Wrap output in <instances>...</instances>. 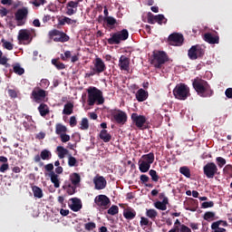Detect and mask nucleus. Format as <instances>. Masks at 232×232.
<instances>
[{"label": "nucleus", "mask_w": 232, "mask_h": 232, "mask_svg": "<svg viewBox=\"0 0 232 232\" xmlns=\"http://www.w3.org/2000/svg\"><path fill=\"white\" fill-rule=\"evenodd\" d=\"M192 86L199 97H211L213 90L211 86L202 78H196L192 82Z\"/></svg>", "instance_id": "obj_1"}, {"label": "nucleus", "mask_w": 232, "mask_h": 232, "mask_svg": "<svg viewBox=\"0 0 232 232\" xmlns=\"http://www.w3.org/2000/svg\"><path fill=\"white\" fill-rule=\"evenodd\" d=\"M88 93V104L89 106H93V104H104V97H102V92L96 87H90L87 90Z\"/></svg>", "instance_id": "obj_2"}, {"label": "nucleus", "mask_w": 232, "mask_h": 232, "mask_svg": "<svg viewBox=\"0 0 232 232\" xmlns=\"http://www.w3.org/2000/svg\"><path fill=\"white\" fill-rule=\"evenodd\" d=\"M153 162H155V154H153V152L142 155L138 161V166L140 173H148Z\"/></svg>", "instance_id": "obj_3"}, {"label": "nucleus", "mask_w": 232, "mask_h": 232, "mask_svg": "<svg viewBox=\"0 0 232 232\" xmlns=\"http://www.w3.org/2000/svg\"><path fill=\"white\" fill-rule=\"evenodd\" d=\"M35 29L29 28V29H21L18 32V41L22 44H30L34 37H35Z\"/></svg>", "instance_id": "obj_4"}, {"label": "nucleus", "mask_w": 232, "mask_h": 232, "mask_svg": "<svg viewBox=\"0 0 232 232\" xmlns=\"http://www.w3.org/2000/svg\"><path fill=\"white\" fill-rule=\"evenodd\" d=\"M173 95L175 99H178L179 101H186V99L191 95L189 87L185 83H179L173 90Z\"/></svg>", "instance_id": "obj_5"}, {"label": "nucleus", "mask_w": 232, "mask_h": 232, "mask_svg": "<svg viewBox=\"0 0 232 232\" xmlns=\"http://www.w3.org/2000/svg\"><path fill=\"white\" fill-rule=\"evenodd\" d=\"M130 37V33L126 29L112 34L111 37L107 40L109 44H121V41H126Z\"/></svg>", "instance_id": "obj_6"}, {"label": "nucleus", "mask_w": 232, "mask_h": 232, "mask_svg": "<svg viewBox=\"0 0 232 232\" xmlns=\"http://www.w3.org/2000/svg\"><path fill=\"white\" fill-rule=\"evenodd\" d=\"M130 119L139 130H146L148 128V118L146 116L134 112L131 114Z\"/></svg>", "instance_id": "obj_7"}, {"label": "nucleus", "mask_w": 232, "mask_h": 232, "mask_svg": "<svg viewBox=\"0 0 232 232\" xmlns=\"http://www.w3.org/2000/svg\"><path fill=\"white\" fill-rule=\"evenodd\" d=\"M94 208L104 210L110 208V198L106 195H98L94 198Z\"/></svg>", "instance_id": "obj_8"}, {"label": "nucleus", "mask_w": 232, "mask_h": 232, "mask_svg": "<svg viewBox=\"0 0 232 232\" xmlns=\"http://www.w3.org/2000/svg\"><path fill=\"white\" fill-rule=\"evenodd\" d=\"M102 72H106V63L100 57H96L93 61V67L92 68L91 73L87 74L88 77L91 75H97L99 73H102Z\"/></svg>", "instance_id": "obj_9"}, {"label": "nucleus", "mask_w": 232, "mask_h": 232, "mask_svg": "<svg viewBox=\"0 0 232 232\" xmlns=\"http://www.w3.org/2000/svg\"><path fill=\"white\" fill-rule=\"evenodd\" d=\"M50 39H53L54 43H66L70 40V36L59 30H52L49 32Z\"/></svg>", "instance_id": "obj_10"}, {"label": "nucleus", "mask_w": 232, "mask_h": 232, "mask_svg": "<svg viewBox=\"0 0 232 232\" xmlns=\"http://www.w3.org/2000/svg\"><path fill=\"white\" fill-rule=\"evenodd\" d=\"M168 54L163 51L154 52V66L155 68H161L162 64L168 63Z\"/></svg>", "instance_id": "obj_11"}, {"label": "nucleus", "mask_w": 232, "mask_h": 232, "mask_svg": "<svg viewBox=\"0 0 232 232\" xmlns=\"http://www.w3.org/2000/svg\"><path fill=\"white\" fill-rule=\"evenodd\" d=\"M207 179H213L218 173V167L214 162L207 163L203 168Z\"/></svg>", "instance_id": "obj_12"}, {"label": "nucleus", "mask_w": 232, "mask_h": 232, "mask_svg": "<svg viewBox=\"0 0 232 232\" xmlns=\"http://www.w3.org/2000/svg\"><path fill=\"white\" fill-rule=\"evenodd\" d=\"M92 182L94 184V189H97L98 191L105 189L106 186H108V181H106V179L99 175H96L93 178Z\"/></svg>", "instance_id": "obj_13"}, {"label": "nucleus", "mask_w": 232, "mask_h": 232, "mask_svg": "<svg viewBox=\"0 0 232 232\" xmlns=\"http://www.w3.org/2000/svg\"><path fill=\"white\" fill-rule=\"evenodd\" d=\"M202 55H204V50L201 49V47L198 45H193L188 50V57L193 61H195V59H197L198 57H202Z\"/></svg>", "instance_id": "obj_14"}, {"label": "nucleus", "mask_w": 232, "mask_h": 232, "mask_svg": "<svg viewBox=\"0 0 232 232\" xmlns=\"http://www.w3.org/2000/svg\"><path fill=\"white\" fill-rule=\"evenodd\" d=\"M169 41L172 46H181L184 43V36L180 34L174 33L169 36Z\"/></svg>", "instance_id": "obj_15"}, {"label": "nucleus", "mask_w": 232, "mask_h": 232, "mask_svg": "<svg viewBox=\"0 0 232 232\" xmlns=\"http://www.w3.org/2000/svg\"><path fill=\"white\" fill-rule=\"evenodd\" d=\"M113 119L117 124H126L128 121V114L122 111H118L113 113Z\"/></svg>", "instance_id": "obj_16"}, {"label": "nucleus", "mask_w": 232, "mask_h": 232, "mask_svg": "<svg viewBox=\"0 0 232 232\" xmlns=\"http://www.w3.org/2000/svg\"><path fill=\"white\" fill-rule=\"evenodd\" d=\"M28 15V9L26 8H22L18 9L16 14H15V19L18 21V26H21L24 24L23 19H26V16Z\"/></svg>", "instance_id": "obj_17"}, {"label": "nucleus", "mask_w": 232, "mask_h": 232, "mask_svg": "<svg viewBox=\"0 0 232 232\" xmlns=\"http://www.w3.org/2000/svg\"><path fill=\"white\" fill-rule=\"evenodd\" d=\"M220 226H223L224 227H227V222L224 220H218L211 225V229L213 232H226V228L220 227Z\"/></svg>", "instance_id": "obj_18"}, {"label": "nucleus", "mask_w": 232, "mask_h": 232, "mask_svg": "<svg viewBox=\"0 0 232 232\" xmlns=\"http://www.w3.org/2000/svg\"><path fill=\"white\" fill-rule=\"evenodd\" d=\"M77 8H79V5H77V3H74L73 1H69L66 4L65 14L67 15H73L77 14Z\"/></svg>", "instance_id": "obj_19"}, {"label": "nucleus", "mask_w": 232, "mask_h": 232, "mask_svg": "<svg viewBox=\"0 0 232 232\" xmlns=\"http://www.w3.org/2000/svg\"><path fill=\"white\" fill-rule=\"evenodd\" d=\"M69 208L72 209V211L74 212L81 211V209H82V202L77 198H71V204L69 205Z\"/></svg>", "instance_id": "obj_20"}, {"label": "nucleus", "mask_w": 232, "mask_h": 232, "mask_svg": "<svg viewBox=\"0 0 232 232\" xmlns=\"http://www.w3.org/2000/svg\"><path fill=\"white\" fill-rule=\"evenodd\" d=\"M119 66L121 70L130 72V58L125 55H121L119 59Z\"/></svg>", "instance_id": "obj_21"}, {"label": "nucleus", "mask_w": 232, "mask_h": 232, "mask_svg": "<svg viewBox=\"0 0 232 232\" xmlns=\"http://www.w3.org/2000/svg\"><path fill=\"white\" fill-rule=\"evenodd\" d=\"M32 95L35 102H41V101H44V97H46V92L44 90H36L33 91Z\"/></svg>", "instance_id": "obj_22"}, {"label": "nucleus", "mask_w": 232, "mask_h": 232, "mask_svg": "<svg viewBox=\"0 0 232 232\" xmlns=\"http://www.w3.org/2000/svg\"><path fill=\"white\" fill-rule=\"evenodd\" d=\"M58 24L64 26V24H77V20L72 19L68 16H61L58 18Z\"/></svg>", "instance_id": "obj_23"}, {"label": "nucleus", "mask_w": 232, "mask_h": 232, "mask_svg": "<svg viewBox=\"0 0 232 232\" xmlns=\"http://www.w3.org/2000/svg\"><path fill=\"white\" fill-rule=\"evenodd\" d=\"M123 217L127 220H133L137 217V212L132 208H127L123 210Z\"/></svg>", "instance_id": "obj_24"}, {"label": "nucleus", "mask_w": 232, "mask_h": 232, "mask_svg": "<svg viewBox=\"0 0 232 232\" xmlns=\"http://www.w3.org/2000/svg\"><path fill=\"white\" fill-rule=\"evenodd\" d=\"M204 41L209 44H218L219 38L217 35H213L210 33L204 34Z\"/></svg>", "instance_id": "obj_25"}, {"label": "nucleus", "mask_w": 232, "mask_h": 232, "mask_svg": "<svg viewBox=\"0 0 232 232\" xmlns=\"http://www.w3.org/2000/svg\"><path fill=\"white\" fill-rule=\"evenodd\" d=\"M169 199L167 197L163 198L162 201H157L154 203V207L160 211H166L168 209Z\"/></svg>", "instance_id": "obj_26"}, {"label": "nucleus", "mask_w": 232, "mask_h": 232, "mask_svg": "<svg viewBox=\"0 0 232 232\" xmlns=\"http://www.w3.org/2000/svg\"><path fill=\"white\" fill-rule=\"evenodd\" d=\"M49 177L51 179V182L53 183L54 188H61V179L59 178V174L52 171L49 173Z\"/></svg>", "instance_id": "obj_27"}, {"label": "nucleus", "mask_w": 232, "mask_h": 232, "mask_svg": "<svg viewBox=\"0 0 232 232\" xmlns=\"http://www.w3.org/2000/svg\"><path fill=\"white\" fill-rule=\"evenodd\" d=\"M23 124L25 130H34L35 128V122L32 120V116H25V121Z\"/></svg>", "instance_id": "obj_28"}, {"label": "nucleus", "mask_w": 232, "mask_h": 232, "mask_svg": "<svg viewBox=\"0 0 232 232\" xmlns=\"http://www.w3.org/2000/svg\"><path fill=\"white\" fill-rule=\"evenodd\" d=\"M136 99L139 102H144L148 99V92H145L144 89H140L136 92Z\"/></svg>", "instance_id": "obj_29"}, {"label": "nucleus", "mask_w": 232, "mask_h": 232, "mask_svg": "<svg viewBox=\"0 0 232 232\" xmlns=\"http://www.w3.org/2000/svg\"><path fill=\"white\" fill-rule=\"evenodd\" d=\"M56 153L58 155L59 159H64V157H66V155H70V151L68 150V149L63 147V146H58L56 148Z\"/></svg>", "instance_id": "obj_30"}, {"label": "nucleus", "mask_w": 232, "mask_h": 232, "mask_svg": "<svg viewBox=\"0 0 232 232\" xmlns=\"http://www.w3.org/2000/svg\"><path fill=\"white\" fill-rule=\"evenodd\" d=\"M103 21L106 23L109 28H115V24H119L117 19H115L113 16H105Z\"/></svg>", "instance_id": "obj_31"}, {"label": "nucleus", "mask_w": 232, "mask_h": 232, "mask_svg": "<svg viewBox=\"0 0 232 232\" xmlns=\"http://www.w3.org/2000/svg\"><path fill=\"white\" fill-rule=\"evenodd\" d=\"M99 137L103 140V142H110V140H111V134H110L106 130H102Z\"/></svg>", "instance_id": "obj_32"}, {"label": "nucleus", "mask_w": 232, "mask_h": 232, "mask_svg": "<svg viewBox=\"0 0 232 232\" xmlns=\"http://www.w3.org/2000/svg\"><path fill=\"white\" fill-rule=\"evenodd\" d=\"M70 180L72 184V186H79L81 184V175L79 173H72L70 175Z\"/></svg>", "instance_id": "obj_33"}, {"label": "nucleus", "mask_w": 232, "mask_h": 232, "mask_svg": "<svg viewBox=\"0 0 232 232\" xmlns=\"http://www.w3.org/2000/svg\"><path fill=\"white\" fill-rule=\"evenodd\" d=\"M39 113L42 117H46L50 113V108L44 103H41L38 107Z\"/></svg>", "instance_id": "obj_34"}, {"label": "nucleus", "mask_w": 232, "mask_h": 232, "mask_svg": "<svg viewBox=\"0 0 232 232\" xmlns=\"http://www.w3.org/2000/svg\"><path fill=\"white\" fill-rule=\"evenodd\" d=\"M66 131H68V129L66 128V126H64L61 123H57L55 125V133H56V135H59V137H61V135H63L64 133H66Z\"/></svg>", "instance_id": "obj_35"}, {"label": "nucleus", "mask_w": 232, "mask_h": 232, "mask_svg": "<svg viewBox=\"0 0 232 232\" xmlns=\"http://www.w3.org/2000/svg\"><path fill=\"white\" fill-rule=\"evenodd\" d=\"M73 113V103L72 102H67L64 105L63 114V115H72Z\"/></svg>", "instance_id": "obj_36"}, {"label": "nucleus", "mask_w": 232, "mask_h": 232, "mask_svg": "<svg viewBox=\"0 0 232 232\" xmlns=\"http://www.w3.org/2000/svg\"><path fill=\"white\" fill-rule=\"evenodd\" d=\"M32 191L34 193V197L35 198H43L44 194H43V189L37 186H33L32 187Z\"/></svg>", "instance_id": "obj_37"}, {"label": "nucleus", "mask_w": 232, "mask_h": 232, "mask_svg": "<svg viewBox=\"0 0 232 232\" xmlns=\"http://www.w3.org/2000/svg\"><path fill=\"white\" fill-rule=\"evenodd\" d=\"M158 215H159V213L157 212V210H155L153 208L146 210V217H148L151 220H155L157 218Z\"/></svg>", "instance_id": "obj_38"}, {"label": "nucleus", "mask_w": 232, "mask_h": 232, "mask_svg": "<svg viewBox=\"0 0 232 232\" xmlns=\"http://www.w3.org/2000/svg\"><path fill=\"white\" fill-rule=\"evenodd\" d=\"M40 155L42 160H50L52 159V152L48 150H42Z\"/></svg>", "instance_id": "obj_39"}, {"label": "nucleus", "mask_w": 232, "mask_h": 232, "mask_svg": "<svg viewBox=\"0 0 232 232\" xmlns=\"http://www.w3.org/2000/svg\"><path fill=\"white\" fill-rule=\"evenodd\" d=\"M52 64H53V66H55V68L57 70H64V68H66V65H64V63L59 62L58 59H53Z\"/></svg>", "instance_id": "obj_40"}, {"label": "nucleus", "mask_w": 232, "mask_h": 232, "mask_svg": "<svg viewBox=\"0 0 232 232\" xmlns=\"http://www.w3.org/2000/svg\"><path fill=\"white\" fill-rule=\"evenodd\" d=\"M63 188H65V191L68 193V195H73V193H75V190L77 189V186L69 184L63 186Z\"/></svg>", "instance_id": "obj_41"}, {"label": "nucleus", "mask_w": 232, "mask_h": 232, "mask_svg": "<svg viewBox=\"0 0 232 232\" xmlns=\"http://www.w3.org/2000/svg\"><path fill=\"white\" fill-rule=\"evenodd\" d=\"M68 166L70 168H73L77 166V159L75 157L72 156V154L68 155Z\"/></svg>", "instance_id": "obj_42"}, {"label": "nucleus", "mask_w": 232, "mask_h": 232, "mask_svg": "<svg viewBox=\"0 0 232 232\" xmlns=\"http://www.w3.org/2000/svg\"><path fill=\"white\" fill-rule=\"evenodd\" d=\"M179 172L181 173V175H184V177H187V179H189V177H191V171L188 167H181L179 169Z\"/></svg>", "instance_id": "obj_43"}, {"label": "nucleus", "mask_w": 232, "mask_h": 232, "mask_svg": "<svg viewBox=\"0 0 232 232\" xmlns=\"http://www.w3.org/2000/svg\"><path fill=\"white\" fill-rule=\"evenodd\" d=\"M14 73H17V75H23L24 73V69L21 67L19 63H16L13 67Z\"/></svg>", "instance_id": "obj_44"}, {"label": "nucleus", "mask_w": 232, "mask_h": 232, "mask_svg": "<svg viewBox=\"0 0 232 232\" xmlns=\"http://www.w3.org/2000/svg\"><path fill=\"white\" fill-rule=\"evenodd\" d=\"M90 128V122L86 118H83L80 122V130H88Z\"/></svg>", "instance_id": "obj_45"}, {"label": "nucleus", "mask_w": 232, "mask_h": 232, "mask_svg": "<svg viewBox=\"0 0 232 232\" xmlns=\"http://www.w3.org/2000/svg\"><path fill=\"white\" fill-rule=\"evenodd\" d=\"M204 218L208 222H211V221L215 220V212H206L204 215Z\"/></svg>", "instance_id": "obj_46"}, {"label": "nucleus", "mask_w": 232, "mask_h": 232, "mask_svg": "<svg viewBox=\"0 0 232 232\" xmlns=\"http://www.w3.org/2000/svg\"><path fill=\"white\" fill-rule=\"evenodd\" d=\"M149 175L151 177V180H153V182H159V175L157 174V170L150 169L149 171Z\"/></svg>", "instance_id": "obj_47"}, {"label": "nucleus", "mask_w": 232, "mask_h": 232, "mask_svg": "<svg viewBox=\"0 0 232 232\" xmlns=\"http://www.w3.org/2000/svg\"><path fill=\"white\" fill-rule=\"evenodd\" d=\"M168 20L166 19V17L163 16V14H158L156 15V23H158L159 24H166V22Z\"/></svg>", "instance_id": "obj_48"}, {"label": "nucleus", "mask_w": 232, "mask_h": 232, "mask_svg": "<svg viewBox=\"0 0 232 232\" xmlns=\"http://www.w3.org/2000/svg\"><path fill=\"white\" fill-rule=\"evenodd\" d=\"M148 23H150V24H155L157 23V15H153V14L149 13Z\"/></svg>", "instance_id": "obj_49"}, {"label": "nucleus", "mask_w": 232, "mask_h": 232, "mask_svg": "<svg viewBox=\"0 0 232 232\" xmlns=\"http://www.w3.org/2000/svg\"><path fill=\"white\" fill-rule=\"evenodd\" d=\"M3 46L5 48V50H14V44L5 39L2 40Z\"/></svg>", "instance_id": "obj_50"}, {"label": "nucleus", "mask_w": 232, "mask_h": 232, "mask_svg": "<svg viewBox=\"0 0 232 232\" xmlns=\"http://www.w3.org/2000/svg\"><path fill=\"white\" fill-rule=\"evenodd\" d=\"M119 213V207L113 205L108 209V214L109 215H117Z\"/></svg>", "instance_id": "obj_51"}, {"label": "nucleus", "mask_w": 232, "mask_h": 232, "mask_svg": "<svg viewBox=\"0 0 232 232\" xmlns=\"http://www.w3.org/2000/svg\"><path fill=\"white\" fill-rule=\"evenodd\" d=\"M216 162L218 166V168H224V165L226 164V159L222 157L216 158Z\"/></svg>", "instance_id": "obj_52"}, {"label": "nucleus", "mask_w": 232, "mask_h": 232, "mask_svg": "<svg viewBox=\"0 0 232 232\" xmlns=\"http://www.w3.org/2000/svg\"><path fill=\"white\" fill-rule=\"evenodd\" d=\"M84 227L87 231H92V229H95L96 225L93 222H89L84 225Z\"/></svg>", "instance_id": "obj_53"}, {"label": "nucleus", "mask_w": 232, "mask_h": 232, "mask_svg": "<svg viewBox=\"0 0 232 232\" xmlns=\"http://www.w3.org/2000/svg\"><path fill=\"white\" fill-rule=\"evenodd\" d=\"M213 206H215L213 201H205L201 204V208L203 209H207V208H213Z\"/></svg>", "instance_id": "obj_54"}, {"label": "nucleus", "mask_w": 232, "mask_h": 232, "mask_svg": "<svg viewBox=\"0 0 232 232\" xmlns=\"http://www.w3.org/2000/svg\"><path fill=\"white\" fill-rule=\"evenodd\" d=\"M72 57V52L66 51L64 54H61L62 61H68Z\"/></svg>", "instance_id": "obj_55"}, {"label": "nucleus", "mask_w": 232, "mask_h": 232, "mask_svg": "<svg viewBox=\"0 0 232 232\" xmlns=\"http://www.w3.org/2000/svg\"><path fill=\"white\" fill-rule=\"evenodd\" d=\"M61 141L63 143L70 142V135L63 133L60 135Z\"/></svg>", "instance_id": "obj_56"}, {"label": "nucleus", "mask_w": 232, "mask_h": 232, "mask_svg": "<svg viewBox=\"0 0 232 232\" xmlns=\"http://www.w3.org/2000/svg\"><path fill=\"white\" fill-rule=\"evenodd\" d=\"M8 63V58L6 56H3V52L0 51V64H6Z\"/></svg>", "instance_id": "obj_57"}, {"label": "nucleus", "mask_w": 232, "mask_h": 232, "mask_svg": "<svg viewBox=\"0 0 232 232\" xmlns=\"http://www.w3.org/2000/svg\"><path fill=\"white\" fill-rule=\"evenodd\" d=\"M40 86L42 88H48L50 86V81H48L47 79L41 80Z\"/></svg>", "instance_id": "obj_58"}, {"label": "nucleus", "mask_w": 232, "mask_h": 232, "mask_svg": "<svg viewBox=\"0 0 232 232\" xmlns=\"http://www.w3.org/2000/svg\"><path fill=\"white\" fill-rule=\"evenodd\" d=\"M140 224L141 227L144 226H148L150 224V219H148V218L141 217Z\"/></svg>", "instance_id": "obj_59"}, {"label": "nucleus", "mask_w": 232, "mask_h": 232, "mask_svg": "<svg viewBox=\"0 0 232 232\" xmlns=\"http://www.w3.org/2000/svg\"><path fill=\"white\" fill-rule=\"evenodd\" d=\"M44 3H46V0H34L32 4L34 5V6H41L43 5H44Z\"/></svg>", "instance_id": "obj_60"}, {"label": "nucleus", "mask_w": 232, "mask_h": 232, "mask_svg": "<svg viewBox=\"0 0 232 232\" xmlns=\"http://www.w3.org/2000/svg\"><path fill=\"white\" fill-rule=\"evenodd\" d=\"M70 126H71L72 128L77 126V119L75 118V116H72V117L70 118Z\"/></svg>", "instance_id": "obj_61"}, {"label": "nucleus", "mask_w": 232, "mask_h": 232, "mask_svg": "<svg viewBox=\"0 0 232 232\" xmlns=\"http://www.w3.org/2000/svg\"><path fill=\"white\" fill-rule=\"evenodd\" d=\"M45 171H49V173H52L53 171V165L52 163H49L44 166Z\"/></svg>", "instance_id": "obj_62"}, {"label": "nucleus", "mask_w": 232, "mask_h": 232, "mask_svg": "<svg viewBox=\"0 0 232 232\" xmlns=\"http://www.w3.org/2000/svg\"><path fill=\"white\" fill-rule=\"evenodd\" d=\"M180 232H191V228L188 227L186 225H181Z\"/></svg>", "instance_id": "obj_63"}, {"label": "nucleus", "mask_w": 232, "mask_h": 232, "mask_svg": "<svg viewBox=\"0 0 232 232\" xmlns=\"http://www.w3.org/2000/svg\"><path fill=\"white\" fill-rule=\"evenodd\" d=\"M225 94L228 99H232V88H228L226 90Z\"/></svg>", "instance_id": "obj_64"}]
</instances>
